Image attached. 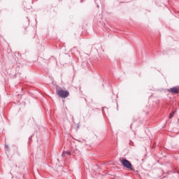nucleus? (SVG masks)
I'll list each match as a JSON object with an SVG mask.
<instances>
[{"mask_svg": "<svg viewBox=\"0 0 179 179\" xmlns=\"http://www.w3.org/2000/svg\"><path fill=\"white\" fill-rule=\"evenodd\" d=\"M57 94L62 99H66L68 96H69V92L64 90H59L57 91Z\"/></svg>", "mask_w": 179, "mask_h": 179, "instance_id": "f257e3e1", "label": "nucleus"}, {"mask_svg": "<svg viewBox=\"0 0 179 179\" xmlns=\"http://www.w3.org/2000/svg\"><path fill=\"white\" fill-rule=\"evenodd\" d=\"M169 92H170L171 93H178V89L177 87H173V88H171V89L169 90Z\"/></svg>", "mask_w": 179, "mask_h": 179, "instance_id": "7ed1b4c3", "label": "nucleus"}, {"mask_svg": "<svg viewBox=\"0 0 179 179\" xmlns=\"http://www.w3.org/2000/svg\"><path fill=\"white\" fill-rule=\"evenodd\" d=\"M173 117H174V112L170 114L169 118H173Z\"/></svg>", "mask_w": 179, "mask_h": 179, "instance_id": "39448f33", "label": "nucleus"}, {"mask_svg": "<svg viewBox=\"0 0 179 179\" xmlns=\"http://www.w3.org/2000/svg\"><path fill=\"white\" fill-rule=\"evenodd\" d=\"M65 155H68V156H71V152L69 151H64L63 152V153L62 154V156H65Z\"/></svg>", "mask_w": 179, "mask_h": 179, "instance_id": "20e7f679", "label": "nucleus"}, {"mask_svg": "<svg viewBox=\"0 0 179 179\" xmlns=\"http://www.w3.org/2000/svg\"><path fill=\"white\" fill-rule=\"evenodd\" d=\"M120 161L121 162L123 166H124L126 169H132V164L130 163L129 161L127 159H125L124 158L120 159Z\"/></svg>", "mask_w": 179, "mask_h": 179, "instance_id": "f03ea898", "label": "nucleus"}]
</instances>
